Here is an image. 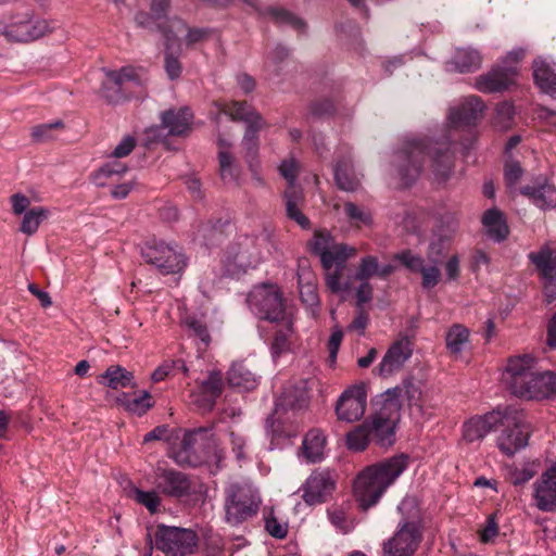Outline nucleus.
Masks as SVG:
<instances>
[{
    "mask_svg": "<svg viewBox=\"0 0 556 556\" xmlns=\"http://www.w3.org/2000/svg\"><path fill=\"white\" fill-rule=\"evenodd\" d=\"M146 263L154 266L162 275L178 274L187 265L186 257L177 245L163 241H149L141 249Z\"/></svg>",
    "mask_w": 556,
    "mask_h": 556,
    "instance_id": "obj_8",
    "label": "nucleus"
},
{
    "mask_svg": "<svg viewBox=\"0 0 556 556\" xmlns=\"http://www.w3.org/2000/svg\"><path fill=\"white\" fill-rule=\"evenodd\" d=\"M328 518L330 522L343 532H348L350 529L348 522V515L342 507H332L328 509Z\"/></svg>",
    "mask_w": 556,
    "mask_h": 556,
    "instance_id": "obj_63",
    "label": "nucleus"
},
{
    "mask_svg": "<svg viewBox=\"0 0 556 556\" xmlns=\"http://www.w3.org/2000/svg\"><path fill=\"white\" fill-rule=\"evenodd\" d=\"M182 33H186L185 40L188 47L207 40L212 34L208 28H190L181 18L174 17L168 21V29H162L165 38V48L169 49L177 41V35Z\"/></svg>",
    "mask_w": 556,
    "mask_h": 556,
    "instance_id": "obj_23",
    "label": "nucleus"
},
{
    "mask_svg": "<svg viewBox=\"0 0 556 556\" xmlns=\"http://www.w3.org/2000/svg\"><path fill=\"white\" fill-rule=\"evenodd\" d=\"M371 440L369 422L365 421L364 424L357 426L353 431L349 432L346 435V444L349 450L354 452L364 451L369 441Z\"/></svg>",
    "mask_w": 556,
    "mask_h": 556,
    "instance_id": "obj_47",
    "label": "nucleus"
},
{
    "mask_svg": "<svg viewBox=\"0 0 556 556\" xmlns=\"http://www.w3.org/2000/svg\"><path fill=\"white\" fill-rule=\"evenodd\" d=\"M458 215L454 212H445L437 219L433 232H439L453 239L458 230Z\"/></svg>",
    "mask_w": 556,
    "mask_h": 556,
    "instance_id": "obj_51",
    "label": "nucleus"
},
{
    "mask_svg": "<svg viewBox=\"0 0 556 556\" xmlns=\"http://www.w3.org/2000/svg\"><path fill=\"white\" fill-rule=\"evenodd\" d=\"M344 213L350 223L356 226L370 225L372 222L371 213L353 202L344 203Z\"/></svg>",
    "mask_w": 556,
    "mask_h": 556,
    "instance_id": "obj_52",
    "label": "nucleus"
},
{
    "mask_svg": "<svg viewBox=\"0 0 556 556\" xmlns=\"http://www.w3.org/2000/svg\"><path fill=\"white\" fill-rule=\"evenodd\" d=\"M483 101L477 96H470L456 108L451 109L448 119L454 127L472 126L481 116Z\"/></svg>",
    "mask_w": 556,
    "mask_h": 556,
    "instance_id": "obj_26",
    "label": "nucleus"
},
{
    "mask_svg": "<svg viewBox=\"0 0 556 556\" xmlns=\"http://www.w3.org/2000/svg\"><path fill=\"white\" fill-rule=\"evenodd\" d=\"M356 253V249L353 247H349L348 244H332L330 243L326 255L321 260V265L326 270L332 269L336 267L344 266L345 261L353 256Z\"/></svg>",
    "mask_w": 556,
    "mask_h": 556,
    "instance_id": "obj_41",
    "label": "nucleus"
},
{
    "mask_svg": "<svg viewBox=\"0 0 556 556\" xmlns=\"http://www.w3.org/2000/svg\"><path fill=\"white\" fill-rule=\"evenodd\" d=\"M331 242L332 237L328 231H316L308 245L311 252L318 255L321 261Z\"/></svg>",
    "mask_w": 556,
    "mask_h": 556,
    "instance_id": "obj_55",
    "label": "nucleus"
},
{
    "mask_svg": "<svg viewBox=\"0 0 556 556\" xmlns=\"http://www.w3.org/2000/svg\"><path fill=\"white\" fill-rule=\"evenodd\" d=\"M224 390V380L220 371L212 370L206 379L199 383V391L193 392V402L204 410H212L217 399Z\"/></svg>",
    "mask_w": 556,
    "mask_h": 556,
    "instance_id": "obj_24",
    "label": "nucleus"
},
{
    "mask_svg": "<svg viewBox=\"0 0 556 556\" xmlns=\"http://www.w3.org/2000/svg\"><path fill=\"white\" fill-rule=\"evenodd\" d=\"M481 55L477 50L460 48L457 49L447 63L452 68L459 73L475 72L481 66Z\"/></svg>",
    "mask_w": 556,
    "mask_h": 556,
    "instance_id": "obj_33",
    "label": "nucleus"
},
{
    "mask_svg": "<svg viewBox=\"0 0 556 556\" xmlns=\"http://www.w3.org/2000/svg\"><path fill=\"white\" fill-rule=\"evenodd\" d=\"M227 380L230 387L250 391L256 388V375L242 362L233 363L228 370Z\"/></svg>",
    "mask_w": 556,
    "mask_h": 556,
    "instance_id": "obj_32",
    "label": "nucleus"
},
{
    "mask_svg": "<svg viewBox=\"0 0 556 556\" xmlns=\"http://www.w3.org/2000/svg\"><path fill=\"white\" fill-rule=\"evenodd\" d=\"M337 485V475L330 469L314 470L302 485V498L308 505L327 502Z\"/></svg>",
    "mask_w": 556,
    "mask_h": 556,
    "instance_id": "obj_14",
    "label": "nucleus"
},
{
    "mask_svg": "<svg viewBox=\"0 0 556 556\" xmlns=\"http://www.w3.org/2000/svg\"><path fill=\"white\" fill-rule=\"evenodd\" d=\"M393 258L399 261L405 268L414 273H419L425 265L421 256L414 254L410 250H403L394 254Z\"/></svg>",
    "mask_w": 556,
    "mask_h": 556,
    "instance_id": "obj_54",
    "label": "nucleus"
},
{
    "mask_svg": "<svg viewBox=\"0 0 556 556\" xmlns=\"http://www.w3.org/2000/svg\"><path fill=\"white\" fill-rule=\"evenodd\" d=\"M498 424L502 431L497 437V446L504 454L511 456L528 444L530 426L523 410L507 407Z\"/></svg>",
    "mask_w": 556,
    "mask_h": 556,
    "instance_id": "obj_5",
    "label": "nucleus"
},
{
    "mask_svg": "<svg viewBox=\"0 0 556 556\" xmlns=\"http://www.w3.org/2000/svg\"><path fill=\"white\" fill-rule=\"evenodd\" d=\"M379 266L380 265L377 256L366 255L362 257L355 271V280L368 281L375 276L379 277Z\"/></svg>",
    "mask_w": 556,
    "mask_h": 556,
    "instance_id": "obj_50",
    "label": "nucleus"
},
{
    "mask_svg": "<svg viewBox=\"0 0 556 556\" xmlns=\"http://www.w3.org/2000/svg\"><path fill=\"white\" fill-rule=\"evenodd\" d=\"M279 328L275 332L274 342L271 345L273 353L280 355L289 348V338L293 332L292 320L285 317L283 320L279 321Z\"/></svg>",
    "mask_w": 556,
    "mask_h": 556,
    "instance_id": "obj_48",
    "label": "nucleus"
},
{
    "mask_svg": "<svg viewBox=\"0 0 556 556\" xmlns=\"http://www.w3.org/2000/svg\"><path fill=\"white\" fill-rule=\"evenodd\" d=\"M334 181L339 189L353 192L359 187V179L356 177L350 159L337 162L334 166Z\"/></svg>",
    "mask_w": 556,
    "mask_h": 556,
    "instance_id": "obj_35",
    "label": "nucleus"
},
{
    "mask_svg": "<svg viewBox=\"0 0 556 556\" xmlns=\"http://www.w3.org/2000/svg\"><path fill=\"white\" fill-rule=\"evenodd\" d=\"M261 260L262 251L257 244V239L250 236H242L228 247L223 262L229 273L236 274L256 267L261 263Z\"/></svg>",
    "mask_w": 556,
    "mask_h": 556,
    "instance_id": "obj_10",
    "label": "nucleus"
},
{
    "mask_svg": "<svg viewBox=\"0 0 556 556\" xmlns=\"http://www.w3.org/2000/svg\"><path fill=\"white\" fill-rule=\"evenodd\" d=\"M222 112L228 115L232 121L244 122L247 126L264 121L262 115L245 101H232L227 103L222 108Z\"/></svg>",
    "mask_w": 556,
    "mask_h": 556,
    "instance_id": "obj_34",
    "label": "nucleus"
},
{
    "mask_svg": "<svg viewBox=\"0 0 556 556\" xmlns=\"http://www.w3.org/2000/svg\"><path fill=\"white\" fill-rule=\"evenodd\" d=\"M513 394L527 400H543L556 395V372L536 369L530 355L509 358L507 368Z\"/></svg>",
    "mask_w": 556,
    "mask_h": 556,
    "instance_id": "obj_2",
    "label": "nucleus"
},
{
    "mask_svg": "<svg viewBox=\"0 0 556 556\" xmlns=\"http://www.w3.org/2000/svg\"><path fill=\"white\" fill-rule=\"evenodd\" d=\"M523 175V170L517 161H508L504 168V178L507 187L513 188Z\"/></svg>",
    "mask_w": 556,
    "mask_h": 556,
    "instance_id": "obj_60",
    "label": "nucleus"
},
{
    "mask_svg": "<svg viewBox=\"0 0 556 556\" xmlns=\"http://www.w3.org/2000/svg\"><path fill=\"white\" fill-rule=\"evenodd\" d=\"M265 529L271 536L276 539H283L288 533L287 525L279 522L273 513H270V515H268L265 519Z\"/></svg>",
    "mask_w": 556,
    "mask_h": 556,
    "instance_id": "obj_62",
    "label": "nucleus"
},
{
    "mask_svg": "<svg viewBox=\"0 0 556 556\" xmlns=\"http://www.w3.org/2000/svg\"><path fill=\"white\" fill-rule=\"evenodd\" d=\"M334 112L336 105L329 99L318 100L311 104V113L317 117L331 116Z\"/></svg>",
    "mask_w": 556,
    "mask_h": 556,
    "instance_id": "obj_64",
    "label": "nucleus"
},
{
    "mask_svg": "<svg viewBox=\"0 0 556 556\" xmlns=\"http://www.w3.org/2000/svg\"><path fill=\"white\" fill-rule=\"evenodd\" d=\"M530 260L541 270L544 295L547 303H552L556 299V250L544 247L539 252L531 253Z\"/></svg>",
    "mask_w": 556,
    "mask_h": 556,
    "instance_id": "obj_17",
    "label": "nucleus"
},
{
    "mask_svg": "<svg viewBox=\"0 0 556 556\" xmlns=\"http://www.w3.org/2000/svg\"><path fill=\"white\" fill-rule=\"evenodd\" d=\"M225 518L230 525H239L258 511L261 498L247 482H231L225 488Z\"/></svg>",
    "mask_w": 556,
    "mask_h": 556,
    "instance_id": "obj_4",
    "label": "nucleus"
},
{
    "mask_svg": "<svg viewBox=\"0 0 556 556\" xmlns=\"http://www.w3.org/2000/svg\"><path fill=\"white\" fill-rule=\"evenodd\" d=\"M439 264H431L430 266H422L419 270L421 274V286L424 289H432L441 279V270Z\"/></svg>",
    "mask_w": 556,
    "mask_h": 556,
    "instance_id": "obj_59",
    "label": "nucleus"
},
{
    "mask_svg": "<svg viewBox=\"0 0 556 556\" xmlns=\"http://www.w3.org/2000/svg\"><path fill=\"white\" fill-rule=\"evenodd\" d=\"M403 390L401 387L388 389L381 393L372 403V417L377 420H388L399 422L401 417Z\"/></svg>",
    "mask_w": 556,
    "mask_h": 556,
    "instance_id": "obj_22",
    "label": "nucleus"
},
{
    "mask_svg": "<svg viewBox=\"0 0 556 556\" xmlns=\"http://www.w3.org/2000/svg\"><path fill=\"white\" fill-rule=\"evenodd\" d=\"M127 167L118 162L108 163L94 173L93 179L98 186H104L105 182L102 180L103 178H110L114 175L125 173Z\"/></svg>",
    "mask_w": 556,
    "mask_h": 556,
    "instance_id": "obj_57",
    "label": "nucleus"
},
{
    "mask_svg": "<svg viewBox=\"0 0 556 556\" xmlns=\"http://www.w3.org/2000/svg\"><path fill=\"white\" fill-rule=\"evenodd\" d=\"M396 424L395 421L377 420V417L371 416L369 422L371 441L383 447L391 446L395 441L394 428Z\"/></svg>",
    "mask_w": 556,
    "mask_h": 556,
    "instance_id": "obj_39",
    "label": "nucleus"
},
{
    "mask_svg": "<svg viewBox=\"0 0 556 556\" xmlns=\"http://www.w3.org/2000/svg\"><path fill=\"white\" fill-rule=\"evenodd\" d=\"M533 77L538 87L545 93H556V73L551 65L542 59L533 62Z\"/></svg>",
    "mask_w": 556,
    "mask_h": 556,
    "instance_id": "obj_36",
    "label": "nucleus"
},
{
    "mask_svg": "<svg viewBox=\"0 0 556 556\" xmlns=\"http://www.w3.org/2000/svg\"><path fill=\"white\" fill-rule=\"evenodd\" d=\"M155 541L156 547L165 556H190L199 545V536L194 530L165 525L157 526Z\"/></svg>",
    "mask_w": 556,
    "mask_h": 556,
    "instance_id": "obj_6",
    "label": "nucleus"
},
{
    "mask_svg": "<svg viewBox=\"0 0 556 556\" xmlns=\"http://www.w3.org/2000/svg\"><path fill=\"white\" fill-rule=\"evenodd\" d=\"M296 275L300 299L315 314L320 305V300L317 292V278L307 265V261L299 263Z\"/></svg>",
    "mask_w": 556,
    "mask_h": 556,
    "instance_id": "obj_25",
    "label": "nucleus"
},
{
    "mask_svg": "<svg viewBox=\"0 0 556 556\" xmlns=\"http://www.w3.org/2000/svg\"><path fill=\"white\" fill-rule=\"evenodd\" d=\"M248 303L260 318L279 323L286 316L282 293L274 285H262L253 288L248 295Z\"/></svg>",
    "mask_w": 556,
    "mask_h": 556,
    "instance_id": "obj_9",
    "label": "nucleus"
},
{
    "mask_svg": "<svg viewBox=\"0 0 556 556\" xmlns=\"http://www.w3.org/2000/svg\"><path fill=\"white\" fill-rule=\"evenodd\" d=\"M309 394L305 382L300 384L289 386L283 389L278 402L276 403V409H292L303 410L308 407Z\"/></svg>",
    "mask_w": 556,
    "mask_h": 556,
    "instance_id": "obj_29",
    "label": "nucleus"
},
{
    "mask_svg": "<svg viewBox=\"0 0 556 556\" xmlns=\"http://www.w3.org/2000/svg\"><path fill=\"white\" fill-rule=\"evenodd\" d=\"M533 488L536 507L542 511L556 510V464L541 475Z\"/></svg>",
    "mask_w": 556,
    "mask_h": 556,
    "instance_id": "obj_20",
    "label": "nucleus"
},
{
    "mask_svg": "<svg viewBox=\"0 0 556 556\" xmlns=\"http://www.w3.org/2000/svg\"><path fill=\"white\" fill-rule=\"evenodd\" d=\"M105 76L106 79L102 83L99 92L110 104L123 101L126 84L137 81V73L130 66L123 67L119 71H105Z\"/></svg>",
    "mask_w": 556,
    "mask_h": 556,
    "instance_id": "obj_16",
    "label": "nucleus"
},
{
    "mask_svg": "<svg viewBox=\"0 0 556 556\" xmlns=\"http://www.w3.org/2000/svg\"><path fill=\"white\" fill-rule=\"evenodd\" d=\"M501 420L498 412L488 413L483 416H475L464 424L463 437L467 442L483 439Z\"/></svg>",
    "mask_w": 556,
    "mask_h": 556,
    "instance_id": "obj_27",
    "label": "nucleus"
},
{
    "mask_svg": "<svg viewBox=\"0 0 556 556\" xmlns=\"http://www.w3.org/2000/svg\"><path fill=\"white\" fill-rule=\"evenodd\" d=\"M100 383H105L111 389L132 387L134 375L131 371L119 365H111L103 375L100 376Z\"/></svg>",
    "mask_w": 556,
    "mask_h": 556,
    "instance_id": "obj_40",
    "label": "nucleus"
},
{
    "mask_svg": "<svg viewBox=\"0 0 556 556\" xmlns=\"http://www.w3.org/2000/svg\"><path fill=\"white\" fill-rule=\"evenodd\" d=\"M65 125L62 121L36 125L31 128L30 136L34 142L47 143L56 139L55 131L63 130Z\"/></svg>",
    "mask_w": 556,
    "mask_h": 556,
    "instance_id": "obj_46",
    "label": "nucleus"
},
{
    "mask_svg": "<svg viewBox=\"0 0 556 556\" xmlns=\"http://www.w3.org/2000/svg\"><path fill=\"white\" fill-rule=\"evenodd\" d=\"M521 193L542 210L556 205V188L548 184L546 179H539L533 185L525 186Z\"/></svg>",
    "mask_w": 556,
    "mask_h": 556,
    "instance_id": "obj_28",
    "label": "nucleus"
},
{
    "mask_svg": "<svg viewBox=\"0 0 556 556\" xmlns=\"http://www.w3.org/2000/svg\"><path fill=\"white\" fill-rule=\"evenodd\" d=\"M218 164L220 178L225 184L237 182L240 175V169L235 162V157L230 152L220 150L218 152Z\"/></svg>",
    "mask_w": 556,
    "mask_h": 556,
    "instance_id": "obj_45",
    "label": "nucleus"
},
{
    "mask_svg": "<svg viewBox=\"0 0 556 556\" xmlns=\"http://www.w3.org/2000/svg\"><path fill=\"white\" fill-rule=\"evenodd\" d=\"M265 126L266 122L262 121L261 123L252 124L245 128L242 147L245 150V159L251 168L253 167V161L258 152V131Z\"/></svg>",
    "mask_w": 556,
    "mask_h": 556,
    "instance_id": "obj_43",
    "label": "nucleus"
},
{
    "mask_svg": "<svg viewBox=\"0 0 556 556\" xmlns=\"http://www.w3.org/2000/svg\"><path fill=\"white\" fill-rule=\"evenodd\" d=\"M341 276H342V267H336L332 271H331V269L327 270L325 282H326L327 288L332 293H339L341 291L346 292L350 290L349 282H345L343 285L341 283V281H340Z\"/></svg>",
    "mask_w": 556,
    "mask_h": 556,
    "instance_id": "obj_58",
    "label": "nucleus"
},
{
    "mask_svg": "<svg viewBox=\"0 0 556 556\" xmlns=\"http://www.w3.org/2000/svg\"><path fill=\"white\" fill-rule=\"evenodd\" d=\"M453 239L433 232L427 249V258L431 264H440L450 249Z\"/></svg>",
    "mask_w": 556,
    "mask_h": 556,
    "instance_id": "obj_44",
    "label": "nucleus"
},
{
    "mask_svg": "<svg viewBox=\"0 0 556 556\" xmlns=\"http://www.w3.org/2000/svg\"><path fill=\"white\" fill-rule=\"evenodd\" d=\"M192 121L193 114L188 108L167 110L161 115V125L146 130L147 140L152 143L163 141L168 135L186 136L191 131Z\"/></svg>",
    "mask_w": 556,
    "mask_h": 556,
    "instance_id": "obj_11",
    "label": "nucleus"
},
{
    "mask_svg": "<svg viewBox=\"0 0 556 556\" xmlns=\"http://www.w3.org/2000/svg\"><path fill=\"white\" fill-rule=\"evenodd\" d=\"M365 408L366 393L363 388L354 387L340 396L336 412L340 420L354 422L363 417Z\"/></svg>",
    "mask_w": 556,
    "mask_h": 556,
    "instance_id": "obj_19",
    "label": "nucleus"
},
{
    "mask_svg": "<svg viewBox=\"0 0 556 556\" xmlns=\"http://www.w3.org/2000/svg\"><path fill=\"white\" fill-rule=\"evenodd\" d=\"M47 216L48 211L43 207L30 208L25 213L20 230L28 236L34 235Z\"/></svg>",
    "mask_w": 556,
    "mask_h": 556,
    "instance_id": "obj_49",
    "label": "nucleus"
},
{
    "mask_svg": "<svg viewBox=\"0 0 556 556\" xmlns=\"http://www.w3.org/2000/svg\"><path fill=\"white\" fill-rule=\"evenodd\" d=\"M413 355V342L408 337L395 340L387 350L380 364L376 368L382 378H389L400 372Z\"/></svg>",
    "mask_w": 556,
    "mask_h": 556,
    "instance_id": "obj_15",
    "label": "nucleus"
},
{
    "mask_svg": "<svg viewBox=\"0 0 556 556\" xmlns=\"http://www.w3.org/2000/svg\"><path fill=\"white\" fill-rule=\"evenodd\" d=\"M184 325L190 331V334L199 338L205 345L210 343L211 336L207 326L203 320L195 316H187L184 319Z\"/></svg>",
    "mask_w": 556,
    "mask_h": 556,
    "instance_id": "obj_53",
    "label": "nucleus"
},
{
    "mask_svg": "<svg viewBox=\"0 0 556 556\" xmlns=\"http://www.w3.org/2000/svg\"><path fill=\"white\" fill-rule=\"evenodd\" d=\"M469 329L462 324L452 325L445 334V346L454 357H459L469 342Z\"/></svg>",
    "mask_w": 556,
    "mask_h": 556,
    "instance_id": "obj_37",
    "label": "nucleus"
},
{
    "mask_svg": "<svg viewBox=\"0 0 556 556\" xmlns=\"http://www.w3.org/2000/svg\"><path fill=\"white\" fill-rule=\"evenodd\" d=\"M326 438L319 429L309 430L302 442V451L304 457L311 462L316 463L321 459Z\"/></svg>",
    "mask_w": 556,
    "mask_h": 556,
    "instance_id": "obj_38",
    "label": "nucleus"
},
{
    "mask_svg": "<svg viewBox=\"0 0 556 556\" xmlns=\"http://www.w3.org/2000/svg\"><path fill=\"white\" fill-rule=\"evenodd\" d=\"M134 498L137 503L146 506L151 514L157 511L161 500L155 491L134 490Z\"/></svg>",
    "mask_w": 556,
    "mask_h": 556,
    "instance_id": "obj_56",
    "label": "nucleus"
},
{
    "mask_svg": "<svg viewBox=\"0 0 556 556\" xmlns=\"http://www.w3.org/2000/svg\"><path fill=\"white\" fill-rule=\"evenodd\" d=\"M482 225L486 235L495 242L504 241L509 233L504 214L497 208H490L482 216Z\"/></svg>",
    "mask_w": 556,
    "mask_h": 556,
    "instance_id": "obj_31",
    "label": "nucleus"
},
{
    "mask_svg": "<svg viewBox=\"0 0 556 556\" xmlns=\"http://www.w3.org/2000/svg\"><path fill=\"white\" fill-rule=\"evenodd\" d=\"M286 202V214L288 218L294 220L303 229L311 228L309 219L302 213L304 194L299 187L287 188L283 194Z\"/></svg>",
    "mask_w": 556,
    "mask_h": 556,
    "instance_id": "obj_30",
    "label": "nucleus"
},
{
    "mask_svg": "<svg viewBox=\"0 0 556 556\" xmlns=\"http://www.w3.org/2000/svg\"><path fill=\"white\" fill-rule=\"evenodd\" d=\"M421 541L419 526L414 521H405L391 538L383 541L382 556H414Z\"/></svg>",
    "mask_w": 556,
    "mask_h": 556,
    "instance_id": "obj_12",
    "label": "nucleus"
},
{
    "mask_svg": "<svg viewBox=\"0 0 556 556\" xmlns=\"http://www.w3.org/2000/svg\"><path fill=\"white\" fill-rule=\"evenodd\" d=\"M212 437L211 429L206 427L186 432L180 446L172 453L173 459L180 466H198L202 462L201 452Z\"/></svg>",
    "mask_w": 556,
    "mask_h": 556,
    "instance_id": "obj_13",
    "label": "nucleus"
},
{
    "mask_svg": "<svg viewBox=\"0 0 556 556\" xmlns=\"http://www.w3.org/2000/svg\"><path fill=\"white\" fill-rule=\"evenodd\" d=\"M155 484L166 496L180 498L190 494L191 482L188 476L175 469L159 468Z\"/></svg>",
    "mask_w": 556,
    "mask_h": 556,
    "instance_id": "obj_18",
    "label": "nucleus"
},
{
    "mask_svg": "<svg viewBox=\"0 0 556 556\" xmlns=\"http://www.w3.org/2000/svg\"><path fill=\"white\" fill-rule=\"evenodd\" d=\"M432 157V169L437 177L447 179L454 167V152L448 139L443 141L414 140L396 153L395 165L403 182L407 186L414 182L420 175L425 156Z\"/></svg>",
    "mask_w": 556,
    "mask_h": 556,
    "instance_id": "obj_1",
    "label": "nucleus"
},
{
    "mask_svg": "<svg viewBox=\"0 0 556 556\" xmlns=\"http://www.w3.org/2000/svg\"><path fill=\"white\" fill-rule=\"evenodd\" d=\"M407 465L408 457L401 454L365 468L354 481V496L359 507L367 510L376 505Z\"/></svg>",
    "mask_w": 556,
    "mask_h": 556,
    "instance_id": "obj_3",
    "label": "nucleus"
},
{
    "mask_svg": "<svg viewBox=\"0 0 556 556\" xmlns=\"http://www.w3.org/2000/svg\"><path fill=\"white\" fill-rule=\"evenodd\" d=\"M267 13L274 23L279 26H289L300 34L306 31L307 24L305 21L283 8L273 7L267 10Z\"/></svg>",
    "mask_w": 556,
    "mask_h": 556,
    "instance_id": "obj_42",
    "label": "nucleus"
},
{
    "mask_svg": "<svg viewBox=\"0 0 556 556\" xmlns=\"http://www.w3.org/2000/svg\"><path fill=\"white\" fill-rule=\"evenodd\" d=\"M48 33V22L35 16L30 11L13 14L9 22H0V34L11 41L28 42Z\"/></svg>",
    "mask_w": 556,
    "mask_h": 556,
    "instance_id": "obj_7",
    "label": "nucleus"
},
{
    "mask_svg": "<svg viewBox=\"0 0 556 556\" xmlns=\"http://www.w3.org/2000/svg\"><path fill=\"white\" fill-rule=\"evenodd\" d=\"M515 115V108L509 102L498 103L496 106V121L497 124L503 128H507L510 125Z\"/></svg>",
    "mask_w": 556,
    "mask_h": 556,
    "instance_id": "obj_61",
    "label": "nucleus"
},
{
    "mask_svg": "<svg viewBox=\"0 0 556 556\" xmlns=\"http://www.w3.org/2000/svg\"><path fill=\"white\" fill-rule=\"evenodd\" d=\"M517 74L516 66L493 67L476 79L475 87L484 93L501 92L514 84Z\"/></svg>",
    "mask_w": 556,
    "mask_h": 556,
    "instance_id": "obj_21",
    "label": "nucleus"
}]
</instances>
